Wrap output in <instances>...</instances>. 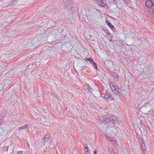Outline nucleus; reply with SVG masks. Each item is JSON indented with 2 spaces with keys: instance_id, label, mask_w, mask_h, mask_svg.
<instances>
[{
  "instance_id": "obj_16",
  "label": "nucleus",
  "mask_w": 154,
  "mask_h": 154,
  "mask_svg": "<svg viewBox=\"0 0 154 154\" xmlns=\"http://www.w3.org/2000/svg\"><path fill=\"white\" fill-rule=\"evenodd\" d=\"M109 140H110L111 141V142L112 143H114L113 142H114V143H116V141L115 140H113L111 138V139Z\"/></svg>"
},
{
  "instance_id": "obj_3",
  "label": "nucleus",
  "mask_w": 154,
  "mask_h": 154,
  "mask_svg": "<svg viewBox=\"0 0 154 154\" xmlns=\"http://www.w3.org/2000/svg\"><path fill=\"white\" fill-rule=\"evenodd\" d=\"M71 0H63V5L67 9L70 10L72 8Z\"/></svg>"
},
{
  "instance_id": "obj_8",
  "label": "nucleus",
  "mask_w": 154,
  "mask_h": 154,
  "mask_svg": "<svg viewBox=\"0 0 154 154\" xmlns=\"http://www.w3.org/2000/svg\"><path fill=\"white\" fill-rule=\"evenodd\" d=\"M50 135L49 134H46L43 138V142L45 143L48 142L50 139Z\"/></svg>"
},
{
  "instance_id": "obj_10",
  "label": "nucleus",
  "mask_w": 154,
  "mask_h": 154,
  "mask_svg": "<svg viewBox=\"0 0 154 154\" xmlns=\"http://www.w3.org/2000/svg\"><path fill=\"white\" fill-rule=\"evenodd\" d=\"M28 127H27V125H22V126H21L18 129L19 130H20L21 129H25L27 128Z\"/></svg>"
},
{
  "instance_id": "obj_20",
  "label": "nucleus",
  "mask_w": 154,
  "mask_h": 154,
  "mask_svg": "<svg viewBox=\"0 0 154 154\" xmlns=\"http://www.w3.org/2000/svg\"><path fill=\"white\" fill-rule=\"evenodd\" d=\"M97 152L96 150L94 151V154H97Z\"/></svg>"
},
{
  "instance_id": "obj_12",
  "label": "nucleus",
  "mask_w": 154,
  "mask_h": 154,
  "mask_svg": "<svg viewBox=\"0 0 154 154\" xmlns=\"http://www.w3.org/2000/svg\"><path fill=\"white\" fill-rule=\"evenodd\" d=\"M143 141H142V143L141 146L142 149L143 150V151L144 150H145V144L143 143Z\"/></svg>"
},
{
  "instance_id": "obj_14",
  "label": "nucleus",
  "mask_w": 154,
  "mask_h": 154,
  "mask_svg": "<svg viewBox=\"0 0 154 154\" xmlns=\"http://www.w3.org/2000/svg\"><path fill=\"white\" fill-rule=\"evenodd\" d=\"M3 133V129L2 128L0 127V136L2 135Z\"/></svg>"
},
{
  "instance_id": "obj_18",
  "label": "nucleus",
  "mask_w": 154,
  "mask_h": 154,
  "mask_svg": "<svg viewBox=\"0 0 154 154\" xmlns=\"http://www.w3.org/2000/svg\"><path fill=\"white\" fill-rule=\"evenodd\" d=\"M110 154H116V152L113 151H110Z\"/></svg>"
},
{
  "instance_id": "obj_17",
  "label": "nucleus",
  "mask_w": 154,
  "mask_h": 154,
  "mask_svg": "<svg viewBox=\"0 0 154 154\" xmlns=\"http://www.w3.org/2000/svg\"><path fill=\"white\" fill-rule=\"evenodd\" d=\"M104 1H101L100 2V4L102 5L103 6H104V5H105V4L104 3V2H103Z\"/></svg>"
},
{
  "instance_id": "obj_2",
  "label": "nucleus",
  "mask_w": 154,
  "mask_h": 154,
  "mask_svg": "<svg viewBox=\"0 0 154 154\" xmlns=\"http://www.w3.org/2000/svg\"><path fill=\"white\" fill-rule=\"evenodd\" d=\"M115 116H113L110 114H108L104 116L103 121V122H110L113 123L114 122H115Z\"/></svg>"
},
{
  "instance_id": "obj_24",
  "label": "nucleus",
  "mask_w": 154,
  "mask_h": 154,
  "mask_svg": "<svg viewBox=\"0 0 154 154\" xmlns=\"http://www.w3.org/2000/svg\"><path fill=\"white\" fill-rule=\"evenodd\" d=\"M18 153H19V154H20V153H19V152H18Z\"/></svg>"
},
{
  "instance_id": "obj_5",
  "label": "nucleus",
  "mask_w": 154,
  "mask_h": 154,
  "mask_svg": "<svg viewBox=\"0 0 154 154\" xmlns=\"http://www.w3.org/2000/svg\"><path fill=\"white\" fill-rule=\"evenodd\" d=\"M85 60L90 62L95 69L97 70L98 69L96 64L93 61L92 58H86Z\"/></svg>"
},
{
  "instance_id": "obj_4",
  "label": "nucleus",
  "mask_w": 154,
  "mask_h": 154,
  "mask_svg": "<svg viewBox=\"0 0 154 154\" xmlns=\"http://www.w3.org/2000/svg\"><path fill=\"white\" fill-rule=\"evenodd\" d=\"M104 98L106 100H108L109 99V100H113V97L112 96L111 93L109 92L106 91L103 96Z\"/></svg>"
},
{
  "instance_id": "obj_6",
  "label": "nucleus",
  "mask_w": 154,
  "mask_h": 154,
  "mask_svg": "<svg viewBox=\"0 0 154 154\" xmlns=\"http://www.w3.org/2000/svg\"><path fill=\"white\" fill-rule=\"evenodd\" d=\"M83 88L87 92H91L92 89L88 84H85L83 86Z\"/></svg>"
},
{
  "instance_id": "obj_7",
  "label": "nucleus",
  "mask_w": 154,
  "mask_h": 154,
  "mask_svg": "<svg viewBox=\"0 0 154 154\" xmlns=\"http://www.w3.org/2000/svg\"><path fill=\"white\" fill-rule=\"evenodd\" d=\"M145 5L146 6L149 8H151L153 5V3L150 0H147L146 1Z\"/></svg>"
},
{
  "instance_id": "obj_22",
  "label": "nucleus",
  "mask_w": 154,
  "mask_h": 154,
  "mask_svg": "<svg viewBox=\"0 0 154 154\" xmlns=\"http://www.w3.org/2000/svg\"><path fill=\"white\" fill-rule=\"evenodd\" d=\"M26 154H28V152H26Z\"/></svg>"
},
{
  "instance_id": "obj_9",
  "label": "nucleus",
  "mask_w": 154,
  "mask_h": 154,
  "mask_svg": "<svg viewBox=\"0 0 154 154\" xmlns=\"http://www.w3.org/2000/svg\"><path fill=\"white\" fill-rule=\"evenodd\" d=\"M106 23L107 24L109 27L111 29H113L114 28V26L112 25L111 24V23L109 21H107V22H106Z\"/></svg>"
},
{
  "instance_id": "obj_11",
  "label": "nucleus",
  "mask_w": 154,
  "mask_h": 154,
  "mask_svg": "<svg viewBox=\"0 0 154 154\" xmlns=\"http://www.w3.org/2000/svg\"><path fill=\"white\" fill-rule=\"evenodd\" d=\"M111 75L113 76L115 78H118V77L117 74L116 72L112 73Z\"/></svg>"
},
{
  "instance_id": "obj_13",
  "label": "nucleus",
  "mask_w": 154,
  "mask_h": 154,
  "mask_svg": "<svg viewBox=\"0 0 154 154\" xmlns=\"http://www.w3.org/2000/svg\"><path fill=\"white\" fill-rule=\"evenodd\" d=\"M104 136L106 137V140H108V141H109V140L111 139L110 137H109L107 134H105L104 135Z\"/></svg>"
},
{
  "instance_id": "obj_23",
  "label": "nucleus",
  "mask_w": 154,
  "mask_h": 154,
  "mask_svg": "<svg viewBox=\"0 0 154 154\" xmlns=\"http://www.w3.org/2000/svg\"><path fill=\"white\" fill-rule=\"evenodd\" d=\"M2 124V122H0V125H1Z\"/></svg>"
},
{
  "instance_id": "obj_1",
  "label": "nucleus",
  "mask_w": 154,
  "mask_h": 154,
  "mask_svg": "<svg viewBox=\"0 0 154 154\" xmlns=\"http://www.w3.org/2000/svg\"><path fill=\"white\" fill-rule=\"evenodd\" d=\"M110 89L114 94H117L121 93V89L118 87L113 82H111L109 84Z\"/></svg>"
},
{
  "instance_id": "obj_21",
  "label": "nucleus",
  "mask_w": 154,
  "mask_h": 154,
  "mask_svg": "<svg viewBox=\"0 0 154 154\" xmlns=\"http://www.w3.org/2000/svg\"><path fill=\"white\" fill-rule=\"evenodd\" d=\"M115 0H113V2H114L115 3Z\"/></svg>"
},
{
  "instance_id": "obj_15",
  "label": "nucleus",
  "mask_w": 154,
  "mask_h": 154,
  "mask_svg": "<svg viewBox=\"0 0 154 154\" xmlns=\"http://www.w3.org/2000/svg\"><path fill=\"white\" fill-rule=\"evenodd\" d=\"M84 151L85 152H88V148L86 146L84 148Z\"/></svg>"
},
{
  "instance_id": "obj_19",
  "label": "nucleus",
  "mask_w": 154,
  "mask_h": 154,
  "mask_svg": "<svg viewBox=\"0 0 154 154\" xmlns=\"http://www.w3.org/2000/svg\"><path fill=\"white\" fill-rule=\"evenodd\" d=\"M105 32L106 33L108 34V35H109V31L107 29L105 30Z\"/></svg>"
}]
</instances>
